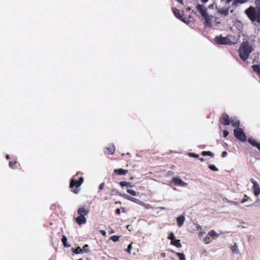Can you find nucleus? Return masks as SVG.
Wrapping results in <instances>:
<instances>
[{
    "instance_id": "1",
    "label": "nucleus",
    "mask_w": 260,
    "mask_h": 260,
    "mask_svg": "<svg viewBox=\"0 0 260 260\" xmlns=\"http://www.w3.org/2000/svg\"><path fill=\"white\" fill-rule=\"evenodd\" d=\"M84 181L82 173L78 172L73 176L70 180V187L71 191L75 194H78L80 191V186Z\"/></svg>"
},
{
    "instance_id": "2",
    "label": "nucleus",
    "mask_w": 260,
    "mask_h": 260,
    "mask_svg": "<svg viewBox=\"0 0 260 260\" xmlns=\"http://www.w3.org/2000/svg\"><path fill=\"white\" fill-rule=\"evenodd\" d=\"M245 13L252 22L260 24V6L256 7L250 6L245 10Z\"/></svg>"
},
{
    "instance_id": "3",
    "label": "nucleus",
    "mask_w": 260,
    "mask_h": 260,
    "mask_svg": "<svg viewBox=\"0 0 260 260\" xmlns=\"http://www.w3.org/2000/svg\"><path fill=\"white\" fill-rule=\"evenodd\" d=\"M252 51L251 45H249L247 42H243L240 45L239 49V56L241 59L246 61Z\"/></svg>"
},
{
    "instance_id": "4",
    "label": "nucleus",
    "mask_w": 260,
    "mask_h": 260,
    "mask_svg": "<svg viewBox=\"0 0 260 260\" xmlns=\"http://www.w3.org/2000/svg\"><path fill=\"white\" fill-rule=\"evenodd\" d=\"M235 137L242 142L246 140V137L243 129L241 128H236L234 131Z\"/></svg>"
},
{
    "instance_id": "5",
    "label": "nucleus",
    "mask_w": 260,
    "mask_h": 260,
    "mask_svg": "<svg viewBox=\"0 0 260 260\" xmlns=\"http://www.w3.org/2000/svg\"><path fill=\"white\" fill-rule=\"evenodd\" d=\"M219 121L224 125H228L231 123L229 116L225 113L222 114L219 119Z\"/></svg>"
},
{
    "instance_id": "6",
    "label": "nucleus",
    "mask_w": 260,
    "mask_h": 260,
    "mask_svg": "<svg viewBox=\"0 0 260 260\" xmlns=\"http://www.w3.org/2000/svg\"><path fill=\"white\" fill-rule=\"evenodd\" d=\"M251 182L253 184L252 190L255 196H258L260 194V187L257 182L253 179L250 180Z\"/></svg>"
},
{
    "instance_id": "7",
    "label": "nucleus",
    "mask_w": 260,
    "mask_h": 260,
    "mask_svg": "<svg viewBox=\"0 0 260 260\" xmlns=\"http://www.w3.org/2000/svg\"><path fill=\"white\" fill-rule=\"evenodd\" d=\"M172 10L173 11V13L175 15V16L178 18L179 19L181 20L182 21L186 23H188L189 21L186 19L185 18H184L183 16L180 14L179 10L177 9L176 8H173Z\"/></svg>"
},
{
    "instance_id": "8",
    "label": "nucleus",
    "mask_w": 260,
    "mask_h": 260,
    "mask_svg": "<svg viewBox=\"0 0 260 260\" xmlns=\"http://www.w3.org/2000/svg\"><path fill=\"white\" fill-rule=\"evenodd\" d=\"M89 209L86 206L80 207L77 210L79 215L83 216L87 215L89 213Z\"/></svg>"
},
{
    "instance_id": "9",
    "label": "nucleus",
    "mask_w": 260,
    "mask_h": 260,
    "mask_svg": "<svg viewBox=\"0 0 260 260\" xmlns=\"http://www.w3.org/2000/svg\"><path fill=\"white\" fill-rule=\"evenodd\" d=\"M115 150V148L114 144H110L104 149V152L106 154H113L114 153Z\"/></svg>"
},
{
    "instance_id": "10",
    "label": "nucleus",
    "mask_w": 260,
    "mask_h": 260,
    "mask_svg": "<svg viewBox=\"0 0 260 260\" xmlns=\"http://www.w3.org/2000/svg\"><path fill=\"white\" fill-rule=\"evenodd\" d=\"M173 182L177 186H184L186 183L183 182L179 177H173L172 178Z\"/></svg>"
},
{
    "instance_id": "11",
    "label": "nucleus",
    "mask_w": 260,
    "mask_h": 260,
    "mask_svg": "<svg viewBox=\"0 0 260 260\" xmlns=\"http://www.w3.org/2000/svg\"><path fill=\"white\" fill-rule=\"evenodd\" d=\"M197 10L200 13L202 16H205L207 14L206 8L202 5H198L197 6Z\"/></svg>"
},
{
    "instance_id": "12",
    "label": "nucleus",
    "mask_w": 260,
    "mask_h": 260,
    "mask_svg": "<svg viewBox=\"0 0 260 260\" xmlns=\"http://www.w3.org/2000/svg\"><path fill=\"white\" fill-rule=\"evenodd\" d=\"M76 221L79 225H82L85 224L87 220L85 216L79 215L76 218Z\"/></svg>"
},
{
    "instance_id": "13",
    "label": "nucleus",
    "mask_w": 260,
    "mask_h": 260,
    "mask_svg": "<svg viewBox=\"0 0 260 260\" xmlns=\"http://www.w3.org/2000/svg\"><path fill=\"white\" fill-rule=\"evenodd\" d=\"M114 173L117 175H124L128 173V170L123 169H115L114 170Z\"/></svg>"
},
{
    "instance_id": "14",
    "label": "nucleus",
    "mask_w": 260,
    "mask_h": 260,
    "mask_svg": "<svg viewBox=\"0 0 260 260\" xmlns=\"http://www.w3.org/2000/svg\"><path fill=\"white\" fill-rule=\"evenodd\" d=\"M122 197L123 198H124L125 199H126L129 201H131L132 202H133L134 203H136L140 204V203L141 202L138 199H136L134 197H132L127 194H122Z\"/></svg>"
},
{
    "instance_id": "15",
    "label": "nucleus",
    "mask_w": 260,
    "mask_h": 260,
    "mask_svg": "<svg viewBox=\"0 0 260 260\" xmlns=\"http://www.w3.org/2000/svg\"><path fill=\"white\" fill-rule=\"evenodd\" d=\"M215 41L218 44H225L226 39L222 37L216 36L215 38Z\"/></svg>"
},
{
    "instance_id": "16",
    "label": "nucleus",
    "mask_w": 260,
    "mask_h": 260,
    "mask_svg": "<svg viewBox=\"0 0 260 260\" xmlns=\"http://www.w3.org/2000/svg\"><path fill=\"white\" fill-rule=\"evenodd\" d=\"M248 141L252 146L257 147V148L260 151V143L251 138L248 139Z\"/></svg>"
},
{
    "instance_id": "17",
    "label": "nucleus",
    "mask_w": 260,
    "mask_h": 260,
    "mask_svg": "<svg viewBox=\"0 0 260 260\" xmlns=\"http://www.w3.org/2000/svg\"><path fill=\"white\" fill-rule=\"evenodd\" d=\"M203 17H204L205 19V24L208 26H211L212 17L211 16L208 15L207 14L206 15H205V16H203Z\"/></svg>"
},
{
    "instance_id": "18",
    "label": "nucleus",
    "mask_w": 260,
    "mask_h": 260,
    "mask_svg": "<svg viewBox=\"0 0 260 260\" xmlns=\"http://www.w3.org/2000/svg\"><path fill=\"white\" fill-rule=\"evenodd\" d=\"M185 221V217L183 215H180L177 218V223L178 226L180 227L183 224Z\"/></svg>"
},
{
    "instance_id": "19",
    "label": "nucleus",
    "mask_w": 260,
    "mask_h": 260,
    "mask_svg": "<svg viewBox=\"0 0 260 260\" xmlns=\"http://www.w3.org/2000/svg\"><path fill=\"white\" fill-rule=\"evenodd\" d=\"M109 194L111 196H120L122 197L123 194H121V193H120L117 189L113 188L110 191Z\"/></svg>"
},
{
    "instance_id": "20",
    "label": "nucleus",
    "mask_w": 260,
    "mask_h": 260,
    "mask_svg": "<svg viewBox=\"0 0 260 260\" xmlns=\"http://www.w3.org/2000/svg\"><path fill=\"white\" fill-rule=\"evenodd\" d=\"M231 123L233 127L239 128L240 125V121L239 120L236 119H232L231 120Z\"/></svg>"
},
{
    "instance_id": "21",
    "label": "nucleus",
    "mask_w": 260,
    "mask_h": 260,
    "mask_svg": "<svg viewBox=\"0 0 260 260\" xmlns=\"http://www.w3.org/2000/svg\"><path fill=\"white\" fill-rule=\"evenodd\" d=\"M229 8H222L218 11V12L224 16H227L229 14Z\"/></svg>"
},
{
    "instance_id": "22",
    "label": "nucleus",
    "mask_w": 260,
    "mask_h": 260,
    "mask_svg": "<svg viewBox=\"0 0 260 260\" xmlns=\"http://www.w3.org/2000/svg\"><path fill=\"white\" fill-rule=\"evenodd\" d=\"M171 244L178 248L181 247V244L179 240L174 239L173 241L171 242Z\"/></svg>"
},
{
    "instance_id": "23",
    "label": "nucleus",
    "mask_w": 260,
    "mask_h": 260,
    "mask_svg": "<svg viewBox=\"0 0 260 260\" xmlns=\"http://www.w3.org/2000/svg\"><path fill=\"white\" fill-rule=\"evenodd\" d=\"M253 71L260 75V67L257 64H254L252 66Z\"/></svg>"
},
{
    "instance_id": "24",
    "label": "nucleus",
    "mask_w": 260,
    "mask_h": 260,
    "mask_svg": "<svg viewBox=\"0 0 260 260\" xmlns=\"http://www.w3.org/2000/svg\"><path fill=\"white\" fill-rule=\"evenodd\" d=\"M231 250H232L233 253H235L236 254H238L239 251L238 249V246L236 243H235L234 245L231 246L230 247Z\"/></svg>"
},
{
    "instance_id": "25",
    "label": "nucleus",
    "mask_w": 260,
    "mask_h": 260,
    "mask_svg": "<svg viewBox=\"0 0 260 260\" xmlns=\"http://www.w3.org/2000/svg\"><path fill=\"white\" fill-rule=\"evenodd\" d=\"M9 166L11 169H15L17 168L18 162L16 161H10L9 163Z\"/></svg>"
},
{
    "instance_id": "26",
    "label": "nucleus",
    "mask_w": 260,
    "mask_h": 260,
    "mask_svg": "<svg viewBox=\"0 0 260 260\" xmlns=\"http://www.w3.org/2000/svg\"><path fill=\"white\" fill-rule=\"evenodd\" d=\"M119 184L121 187H124V186H125L126 187H133V185L131 184V183L125 181H121L119 183Z\"/></svg>"
},
{
    "instance_id": "27",
    "label": "nucleus",
    "mask_w": 260,
    "mask_h": 260,
    "mask_svg": "<svg viewBox=\"0 0 260 260\" xmlns=\"http://www.w3.org/2000/svg\"><path fill=\"white\" fill-rule=\"evenodd\" d=\"M72 251L75 254H79L83 252V250L80 247H78L77 248H72Z\"/></svg>"
},
{
    "instance_id": "28",
    "label": "nucleus",
    "mask_w": 260,
    "mask_h": 260,
    "mask_svg": "<svg viewBox=\"0 0 260 260\" xmlns=\"http://www.w3.org/2000/svg\"><path fill=\"white\" fill-rule=\"evenodd\" d=\"M61 241L64 247H69L70 246V245L67 244V238L65 236L63 235L62 236Z\"/></svg>"
},
{
    "instance_id": "29",
    "label": "nucleus",
    "mask_w": 260,
    "mask_h": 260,
    "mask_svg": "<svg viewBox=\"0 0 260 260\" xmlns=\"http://www.w3.org/2000/svg\"><path fill=\"white\" fill-rule=\"evenodd\" d=\"M249 0H233L232 5H236L237 4H243L248 2Z\"/></svg>"
},
{
    "instance_id": "30",
    "label": "nucleus",
    "mask_w": 260,
    "mask_h": 260,
    "mask_svg": "<svg viewBox=\"0 0 260 260\" xmlns=\"http://www.w3.org/2000/svg\"><path fill=\"white\" fill-rule=\"evenodd\" d=\"M201 154L203 156H211L212 157H213L214 156V154L212 152H211V151H202Z\"/></svg>"
},
{
    "instance_id": "31",
    "label": "nucleus",
    "mask_w": 260,
    "mask_h": 260,
    "mask_svg": "<svg viewBox=\"0 0 260 260\" xmlns=\"http://www.w3.org/2000/svg\"><path fill=\"white\" fill-rule=\"evenodd\" d=\"M126 191L127 193H129L130 194L134 196H138L139 193L135 191L134 190L131 189H127Z\"/></svg>"
},
{
    "instance_id": "32",
    "label": "nucleus",
    "mask_w": 260,
    "mask_h": 260,
    "mask_svg": "<svg viewBox=\"0 0 260 260\" xmlns=\"http://www.w3.org/2000/svg\"><path fill=\"white\" fill-rule=\"evenodd\" d=\"M208 235L210 236V237H217L218 236V235L217 234V233L214 231V230H211L210 231H209L208 232Z\"/></svg>"
},
{
    "instance_id": "33",
    "label": "nucleus",
    "mask_w": 260,
    "mask_h": 260,
    "mask_svg": "<svg viewBox=\"0 0 260 260\" xmlns=\"http://www.w3.org/2000/svg\"><path fill=\"white\" fill-rule=\"evenodd\" d=\"M176 253L180 260H185V255L183 253L180 252H176Z\"/></svg>"
},
{
    "instance_id": "34",
    "label": "nucleus",
    "mask_w": 260,
    "mask_h": 260,
    "mask_svg": "<svg viewBox=\"0 0 260 260\" xmlns=\"http://www.w3.org/2000/svg\"><path fill=\"white\" fill-rule=\"evenodd\" d=\"M208 168L212 171L217 172L218 169L214 165H209Z\"/></svg>"
},
{
    "instance_id": "35",
    "label": "nucleus",
    "mask_w": 260,
    "mask_h": 260,
    "mask_svg": "<svg viewBox=\"0 0 260 260\" xmlns=\"http://www.w3.org/2000/svg\"><path fill=\"white\" fill-rule=\"evenodd\" d=\"M110 239L114 242H117L119 241V237L116 235L112 236L110 237Z\"/></svg>"
},
{
    "instance_id": "36",
    "label": "nucleus",
    "mask_w": 260,
    "mask_h": 260,
    "mask_svg": "<svg viewBox=\"0 0 260 260\" xmlns=\"http://www.w3.org/2000/svg\"><path fill=\"white\" fill-rule=\"evenodd\" d=\"M248 200H250V198L246 195H245L244 198L241 200V203H244Z\"/></svg>"
},
{
    "instance_id": "37",
    "label": "nucleus",
    "mask_w": 260,
    "mask_h": 260,
    "mask_svg": "<svg viewBox=\"0 0 260 260\" xmlns=\"http://www.w3.org/2000/svg\"><path fill=\"white\" fill-rule=\"evenodd\" d=\"M88 247L89 246L87 244H85L82 249L83 250V252H88L89 251Z\"/></svg>"
},
{
    "instance_id": "38",
    "label": "nucleus",
    "mask_w": 260,
    "mask_h": 260,
    "mask_svg": "<svg viewBox=\"0 0 260 260\" xmlns=\"http://www.w3.org/2000/svg\"><path fill=\"white\" fill-rule=\"evenodd\" d=\"M168 238L170 240H171V241H173L174 239H175V236H174V235L173 234V233H171L169 236L168 237Z\"/></svg>"
},
{
    "instance_id": "39",
    "label": "nucleus",
    "mask_w": 260,
    "mask_h": 260,
    "mask_svg": "<svg viewBox=\"0 0 260 260\" xmlns=\"http://www.w3.org/2000/svg\"><path fill=\"white\" fill-rule=\"evenodd\" d=\"M189 155L191 157L194 158H198L199 157V155L198 154L194 153H190L189 154Z\"/></svg>"
},
{
    "instance_id": "40",
    "label": "nucleus",
    "mask_w": 260,
    "mask_h": 260,
    "mask_svg": "<svg viewBox=\"0 0 260 260\" xmlns=\"http://www.w3.org/2000/svg\"><path fill=\"white\" fill-rule=\"evenodd\" d=\"M104 186H105V183L104 182L101 183L100 184V185L99 186V190H102L104 188Z\"/></svg>"
},
{
    "instance_id": "41",
    "label": "nucleus",
    "mask_w": 260,
    "mask_h": 260,
    "mask_svg": "<svg viewBox=\"0 0 260 260\" xmlns=\"http://www.w3.org/2000/svg\"><path fill=\"white\" fill-rule=\"evenodd\" d=\"M223 137H226L229 135V132L228 131L224 130L223 132Z\"/></svg>"
},
{
    "instance_id": "42",
    "label": "nucleus",
    "mask_w": 260,
    "mask_h": 260,
    "mask_svg": "<svg viewBox=\"0 0 260 260\" xmlns=\"http://www.w3.org/2000/svg\"><path fill=\"white\" fill-rule=\"evenodd\" d=\"M132 249V245L131 244H129L128 247H127V248L126 249V251L128 252L129 253H131V250Z\"/></svg>"
},
{
    "instance_id": "43",
    "label": "nucleus",
    "mask_w": 260,
    "mask_h": 260,
    "mask_svg": "<svg viewBox=\"0 0 260 260\" xmlns=\"http://www.w3.org/2000/svg\"><path fill=\"white\" fill-rule=\"evenodd\" d=\"M227 152L226 151H223L221 153V157H225L226 155H227Z\"/></svg>"
},
{
    "instance_id": "44",
    "label": "nucleus",
    "mask_w": 260,
    "mask_h": 260,
    "mask_svg": "<svg viewBox=\"0 0 260 260\" xmlns=\"http://www.w3.org/2000/svg\"><path fill=\"white\" fill-rule=\"evenodd\" d=\"M100 233H101V234L104 236H106V232L104 231V230H101L100 231Z\"/></svg>"
},
{
    "instance_id": "45",
    "label": "nucleus",
    "mask_w": 260,
    "mask_h": 260,
    "mask_svg": "<svg viewBox=\"0 0 260 260\" xmlns=\"http://www.w3.org/2000/svg\"><path fill=\"white\" fill-rule=\"evenodd\" d=\"M116 214H118V215H119L120 214V209L117 208L116 210Z\"/></svg>"
},
{
    "instance_id": "46",
    "label": "nucleus",
    "mask_w": 260,
    "mask_h": 260,
    "mask_svg": "<svg viewBox=\"0 0 260 260\" xmlns=\"http://www.w3.org/2000/svg\"><path fill=\"white\" fill-rule=\"evenodd\" d=\"M160 255L162 257H165L166 256V254L165 252L161 253Z\"/></svg>"
},
{
    "instance_id": "47",
    "label": "nucleus",
    "mask_w": 260,
    "mask_h": 260,
    "mask_svg": "<svg viewBox=\"0 0 260 260\" xmlns=\"http://www.w3.org/2000/svg\"><path fill=\"white\" fill-rule=\"evenodd\" d=\"M255 3L256 5H259L260 4V0H255Z\"/></svg>"
},
{
    "instance_id": "48",
    "label": "nucleus",
    "mask_w": 260,
    "mask_h": 260,
    "mask_svg": "<svg viewBox=\"0 0 260 260\" xmlns=\"http://www.w3.org/2000/svg\"><path fill=\"white\" fill-rule=\"evenodd\" d=\"M114 233V230H113V229H111V230H110V231L109 233H110V234H113V233Z\"/></svg>"
},
{
    "instance_id": "49",
    "label": "nucleus",
    "mask_w": 260,
    "mask_h": 260,
    "mask_svg": "<svg viewBox=\"0 0 260 260\" xmlns=\"http://www.w3.org/2000/svg\"><path fill=\"white\" fill-rule=\"evenodd\" d=\"M199 160L201 161V162H203L204 161V158L203 157H201L199 158Z\"/></svg>"
},
{
    "instance_id": "50",
    "label": "nucleus",
    "mask_w": 260,
    "mask_h": 260,
    "mask_svg": "<svg viewBox=\"0 0 260 260\" xmlns=\"http://www.w3.org/2000/svg\"><path fill=\"white\" fill-rule=\"evenodd\" d=\"M176 1L182 4H183V0H176Z\"/></svg>"
},
{
    "instance_id": "51",
    "label": "nucleus",
    "mask_w": 260,
    "mask_h": 260,
    "mask_svg": "<svg viewBox=\"0 0 260 260\" xmlns=\"http://www.w3.org/2000/svg\"><path fill=\"white\" fill-rule=\"evenodd\" d=\"M202 2L205 3L208 1V0H201Z\"/></svg>"
},
{
    "instance_id": "52",
    "label": "nucleus",
    "mask_w": 260,
    "mask_h": 260,
    "mask_svg": "<svg viewBox=\"0 0 260 260\" xmlns=\"http://www.w3.org/2000/svg\"><path fill=\"white\" fill-rule=\"evenodd\" d=\"M6 158H7V159H10V156H9V155H6Z\"/></svg>"
},
{
    "instance_id": "53",
    "label": "nucleus",
    "mask_w": 260,
    "mask_h": 260,
    "mask_svg": "<svg viewBox=\"0 0 260 260\" xmlns=\"http://www.w3.org/2000/svg\"><path fill=\"white\" fill-rule=\"evenodd\" d=\"M148 206L151 207V206L149 204H147V206H146V208H148Z\"/></svg>"
},
{
    "instance_id": "54",
    "label": "nucleus",
    "mask_w": 260,
    "mask_h": 260,
    "mask_svg": "<svg viewBox=\"0 0 260 260\" xmlns=\"http://www.w3.org/2000/svg\"><path fill=\"white\" fill-rule=\"evenodd\" d=\"M108 198H107V197H105V198H104V200H108Z\"/></svg>"
},
{
    "instance_id": "55",
    "label": "nucleus",
    "mask_w": 260,
    "mask_h": 260,
    "mask_svg": "<svg viewBox=\"0 0 260 260\" xmlns=\"http://www.w3.org/2000/svg\"><path fill=\"white\" fill-rule=\"evenodd\" d=\"M119 204H120V203H121V202H116V204H119Z\"/></svg>"
},
{
    "instance_id": "56",
    "label": "nucleus",
    "mask_w": 260,
    "mask_h": 260,
    "mask_svg": "<svg viewBox=\"0 0 260 260\" xmlns=\"http://www.w3.org/2000/svg\"><path fill=\"white\" fill-rule=\"evenodd\" d=\"M78 260H83L82 258L79 259Z\"/></svg>"
}]
</instances>
